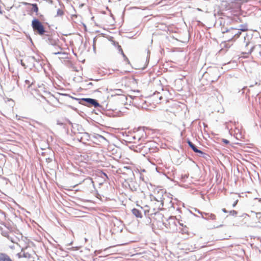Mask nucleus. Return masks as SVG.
Instances as JSON below:
<instances>
[{
    "mask_svg": "<svg viewBox=\"0 0 261 261\" xmlns=\"http://www.w3.org/2000/svg\"><path fill=\"white\" fill-rule=\"evenodd\" d=\"M35 252L31 248H22L21 251L17 254L20 261H34Z\"/></svg>",
    "mask_w": 261,
    "mask_h": 261,
    "instance_id": "1",
    "label": "nucleus"
},
{
    "mask_svg": "<svg viewBox=\"0 0 261 261\" xmlns=\"http://www.w3.org/2000/svg\"><path fill=\"white\" fill-rule=\"evenodd\" d=\"M241 32L240 30H237V29L231 28L227 31L225 35L226 38H227L228 41L236 40L241 35Z\"/></svg>",
    "mask_w": 261,
    "mask_h": 261,
    "instance_id": "2",
    "label": "nucleus"
},
{
    "mask_svg": "<svg viewBox=\"0 0 261 261\" xmlns=\"http://www.w3.org/2000/svg\"><path fill=\"white\" fill-rule=\"evenodd\" d=\"M32 26L34 31L42 35L45 33V30L42 23L37 19H34L32 22Z\"/></svg>",
    "mask_w": 261,
    "mask_h": 261,
    "instance_id": "3",
    "label": "nucleus"
},
{
    "mask_svg": "<svg viewBox=\"0 0 261 261\" xmlns=\"http://www.w3.org/2000/svg\"><path fill=\"white\" fill-rule=\"evenodd\" d=\"M239 195L237 194H232L228 198V202L231 203L232 206L234 207L239 201Z\"/></svg>",
    "mask_w": 261,
    "mask_h": 261,
    "instance_id": "4",
    "label": "nucleus"
},
{
    "mask_svg": "<svg viewBox=\"0 0 261 261\" xmlns=\"http://www.w3.org/2000/svg\"><path fill=\"white\" fill-rule=\"evenodd\" d=\"M82 100L86 101L88 103V106H94L96 108L99 106L98 102L95 99L92 98H83Z\"/></svg>",
    "mask_w": 261,
    "mask_h": 261,
    "instance_id": "5",
    "label": "nucleus"
},
{
    "mask_svg": "<svg viewBox=\"0 0 261 261\" xmlns=\"http://www.w3.org/2000/svg\"><path fill=\"white\" fill-rule=\"evenodd\" d=\"M133 214L138 218H142L143 216L141 211L137 208H133L132 210Z\"/></svg>",
    "mask_w": 261,
    "mask_h": 261,
    "instance_id": "6",
    "label": "nucleus"
},
{
    "mask_svg": "<svg viewBox=\"0 0 261 261\" xmlns=\"http://www.w3.org/2000/svg\"><path fill=\"white\" fill-rule=\"evenodd\" d=\"M188 143L194 152H197V153H199L201 154H203V152L202 151L198 149L196 147V146L191 142L188 141Z\"/></svg>",
    "mask_w": 261,
    "mask_h": 261,
    "instance_id": "7",
    "label": "nucleus"
},
{
    "mask_svg": "<svg viewBox=\"0 0 261 261\" xmlns=\"http://www.w3.org/2000/svg\"><path fill=\"white\" fill-rule=\"evenodd\" d=\"M13 236H14V233L13 232H11L8 236V238L12 242L16 243L18 239L17 238H14Z\"/></svg>",
    "mask_w": 261,
    "mask_h": 261,
    "instance_id": "8",
    "label": "nucleus"
},
{
    "mask_svg": "<svg viewBox=\"0 0 261 261\" xmlns=\"http://www.w3.org/2000/svg\"><path fill=\"white\" fill-rule=\"evenodd\" d=\"M248 28L247 25H241L240 26V28L239 29H237V30H240V31L241 32H245L248 31Z\"/></svg>",
    "mask_w": 261,
    "mask_h": 261,
    "instance_id": "9",
    "label": "nucleus"
},
{
    "mask_svg": "<svg viewBox=\"0 0 261 261\" xmlns=\"http://www.w3.org/2000/svg\"><path fill=\"white\" fill-rule=\"evenodd\" d=\"M32 6V10L35 13H37L38 12V8L36 4H33L31 5Z\"/></svg>",
    "mask_w": 261,
    "mask_h": 261,
    "instance_id": "10",
    "label": "nucleus"
},
{
    "mask_svg": "<svg viewBox=\"0 0 261 261\" xmlns=\"http://www.w3.org/2000/svg\"><path fill=\"white\" fill-rule=\"evenodd\" d=\"M25 83L27 85H28V87H30L33 84V82H31L30 80H26L25 81Z\"/></svg>",
    "mask_w": 261,
    "mask_h": 261,
    "instance_id": "11",
    "label": "nucleus"
},
{
    "mask_svg": "<svg viewBox=\"0 0 261 261\" xmlns=\"http://www.w3.org/2000/svg\"><path fill=\"white\" fill-rule=\"evenodd\" d=\"M256 217L259 220V221L261 222V213H256Z\"/></svg>",
    "mask_w": 261,
    "mask_h": 261,
    "instance_id": "12",
    "label": "nucleus"
},
{
    "mask_svg": "<svg viewBox=\"0 0 261 261\" xmlns=\"http://www.w3.org/2000/svg\"><path fill=\"white\" fill-rule=\"evenodd\" d=\"M222 141L223 143H224L226 144H228L229 143V141L226 139H222Z\"/></svg>",
    "mask_w": 261,
    "mask_h": 261,
    "instance_id": "13",
    "label": "nucleus"
},
{
    "mask_svg": "<svg viewBox=\"0 0 261 261\" xmlns=\"http://www.w3.org/2000/svg\"><path fill=\"white\" fill-rule=\"evenodd\" d=\"M88 182H89V185L90 186H93V181H92V179L90 178L89 180L87 181Z\"/></svg>",
    "mask_w": 261,
    "mask_h": 261,
    "instance_id": "14",
    "label": "nucleus"
},
{
    "mask_svg": "<svg viewBox=\"0 0 261 261\" xmlns=\"http://www.w3.org/2000/svg\"><path fill=\"white\" fill-rule=\"evenodd\" d=\"M63 14V12L62 10H58V14L59 15H62Z\"/></svg>",
    "mask_w": 261,
    "mask_h": 261,
    "instance_id": "15",
    "label": "nucleus"
},
{
    "mask_svg": "<svg viewBox=\"0 0 261 261\" xmlns=\"http://www.w3.org/2000/svg\"><path fill=\"white\" fill-rule=\"evenodd\" d=\"M230 213L232 215H236L237 214V212L236 211H232L230 212Z\"/></svg>",
    "mask_w": 261,
    "mask_h": 261,
    "instance_id": "16",
    "label": "nucleus"
},
{
    "mask_svg": "<svg viewBox=\"0 0 261 261\" xmlns=\"http://www.w3.org/2000/svg\"><path fill=\"white\" fill-rule=\"evenodd\" d=\"M21 64L22 66H23L25 68H26V66H25V64L22 62V61H21Z\"/></svg>",
    "mask_w": 261,
    "mask_h": 261,
    "instance_id": "17",
    "label": "nucleus"
},
{
    "mask_svg": "<svg viewBox=\"0 0 261 261\" xmlns=\"http://www.w3.org/2000/svg\"><path fill=\"white\" fill-rule=\"evenodd\" d=\"M146 212H149V210H147L145 211V214H146Z\"/></svg>",
    "mask_w": 261,
    "mask_h": 261,
    "instance_id": "18",
    "label": "nucleus"
},
{
    "mask_svg": "<svg viewBox=\"0 0 261 261\" xmlns=\"http://www.w3.org/2000/svg\"><path fill=\"white\" fill-rule=\"evenodd\" d=\"M223 211H224V212H226L225 210H223Z\"/></svg>",
    "mask_w": 261,
    "mask_h": 261,
    "instance_id": "19",
    "label": "nucleus"
}]
</instances>
